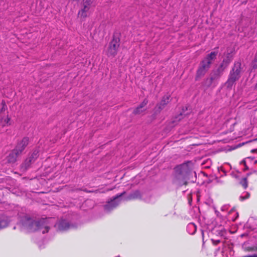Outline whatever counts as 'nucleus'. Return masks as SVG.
<instances>
[{
	"label": "nucleus",
	"instance_id": "f257e3e1",
	"mask_svg": "<svg viewBox=\"0 0 257 257\" xmlns=\"http://www.w3.org/2000/svg\"><path fill=\"white\" fill-rule=\"evenodd\" d=\"M173 184L177 185L179 187L187 185L188 182L194 183L195 180H191L193 174L196 176L195 172L193 171V163L191 161H187L184 163L177 165L173 169Z\"/></svg>",
	"mask_w": 257,
	"mask_h": 257
},
{
	"label": "nucleus",
	"instance_id": "f03ea898",
	"mask_svg": "<svg viewBox=\"0 0 257 257\" xmlns=\"http://www.w3.org/2000/svg\"><path fill=\"white\" fill-rule=\"evenodd\" d=\"M49 219L47 218H41L36 220L30 217L25 216L22 219V224L24 228L29 232L41 230L44 228L42 233L44 234L48 232L50 229L48 225Z\"/></svg>",
	"mask_w": 257,
	"mask_h": 257
},
{
	"label": "nucleus",
	"instance_id": "7ed1b4c3",
	"mask_svg": "<svg viewBox=\"0 0 257 257\" xmlns=\"http://www.w3.org/2000/svg\"><path fill=\"white\" fill-rule=\"evenodd\" d=\"M232 51L230 52L228 51L218 67L213 69L210 73V76L212 77L216 82L220 79L225 70L232 61L233 57L232 55Z\"/></svg>",
	"mask_w": 257,
	"mask_h": 257
},
{
	"label": "nucleus",
	"instance_id": "20e7f679",
	"mask_svg": "<svg viewBox=\"0 0 257 257\" xmlns=\"http://www.w3.org/2000/svg\"><path fill=\"white\" fill-rule=\"evenodd\" d=\"M241 64L237 61L234 64L233 67L230 71L228 79L225 83V85L228 89H231L235 82L239 80L241 77Z\"/></svg>",
	"mask_w": 257,
	"mask_h": 257
},
{
	"label": "nucleus",
	"instance_id": "39448f33",
	"mask_svg": "<svg viewBox=\"0 0 257 257\" xmlns=\"http://www.w3.org/2000/svg\"><path fill=\"white\" fill-rule=\"evenodd\" d=\"M119 33H114L113 38L109 43L107 51V55L109 57H114L117 53L118 48L120 45V39L119 38Z\"/></svg>",
	"mask_w": 257,
	"mask_h": 257
},
{
	"label": "nucleus",
	"instance_id": "423d86ee",
	"mask_svg": "<svg viewBox=\"0 0 257 257\" xmlns=\"http://www.w3.org/2000/svg\"><path fill=\"white\" fill-rule=\"evenodd\" d=\"M79 3L81 7L78 13V17L85 19L87 17V12L90 10L93 0H73Z\"/></svg>",
	"mask_w": 257,
	"mask_h": 257
},
{
	"label": "nucleus",
	"instance_id": "0eeeda50",
	"mask_svg": "<svg viewBox=\"0 0 257 257\" xmlns=\"http://www.w3.org/2000/svg\"><path fill=\"white\" fill-rule=\"evenodd\" d=\"M54 226L57 231H65L70 228H76L77 225L76 223L71 224L66 219L61 218L57 220Z\"/></svg>",
	"mask_w": 257,
	"mask_h": 257
},
{
	"label": "nucleus",
	"instance_id": "6e6552de",
	"mask_svg": "<svg viewBox=\"0 0 257 257\" xmlns=\"http://www.w3.org/2000/svg\"><path fill=\"white\" fill-rule=\"evenodd\" d=\"M125 193L126 192L123 191L122 193L113 197L112 199H111L110 201H107V204L104 206V210L107 212H110L116 207L120 202V198L123 196Z\"/></svg>",
	"mask_w": 257,
	"mask_h": 257
},
{
	"label": "nucleus",
	"instance_id": "1a4fd4ad",
	"mask_svg": "<svg viewBox=\"0 0 257 257\" xmlns=\"http://www.w3.org/2000/svg\"><path fill=\"white\" fill-rule=\"evenodd\" d=\"M210 63L209 62H206L202 60L196 72L195 78V80L197 81L204 76L210 68Z\"/></svg>",
	"mask_w": 257,
	"mask_h": 257
},
{
	"label": "nucleus",
	"instance_id": "9d476101",
	"mask_svg": "<svg viewBox=\"0 0 257 257\" xmlns=\"http://www.w3.org/2000/svg\"><path fill=\"white\" fill-rule=\"evenodd\" d=\"M170 96H164L160 103L157 104L154 108V114L157 115L160 113L162 110H163L165 107L169 102Z\"/></svg>",
	"mask_w": 257,
	"mask_h": 257
},
{
	"label": "nucleus",
	"instance_id": "9b49d317",
	"mask_svg": "<svg viewBox=\"0 0 257 257\" xmlns=\"http://www.w3.org/2000/svg\"><path fill=\"white\" fill-rule=\"evenodd\" d=\"M29 139L28 137H24L21 141L18 142L14 150H17V153L19 155L21 154L25 148L29 144Z\"/></svg>",
	"mask_w": 257,
	"mask_h": 257
},
{
	"label": "nucleus",
	"instance_id": "f8f14e48",
	"mask_svg": "<svg viewBox=\"0 0 257 257\" xmlns=\"http://www.w3.org/2000/svg\"><path fill=\"white\" fill-rule=\"evenodd\" d=\"M35 161L32 159H31L29 157L25 159V161L21 165V169L23 171H25L27 170L31 166L32 163H34Z\"/></svg>",
	"mask_w": 257,
	"mask_h": 257
},
{
	"label": "nucleus",
	"instance_id": "ddd939ff",
	"mask_svg": "<svg viewBox=\"0 0 257 257\" xmlns=\"http://www.w3.org/2000/svg\"><path fill=\"white\" fill-rule=\"evenodd\" d=\"M17 150H13L7 157V161L10 163H14L17 161V158L19 155L17 152Z\"/></svg>",
	"mask_w": 257,
	"mask_h": 257
},
{
	"label": "nucleus",
	"instance_id": "4468645a",
	"mask_svg": "<svg viewBox=\"0 0 257 257\" xmlns=\"http://www.w3.org/2000/svg\"><path fill=\"white\" fill-rule=\"evenodd\" d=\"M217 54V51L211 52L210 54H208L206 56V57L203 60H202V61L206 62H209L210 63L211 65L212 64V61L216 59Z\"/></svg>",
	"mask_w": 257,
	"mask_h": 257
},
{
	"label": "nucleus",
	"instance_id": "2eb2a0df",
	"mask_svg": "<svg viewBox=\"0 0 257 257\" xmlns=\"http://www.w3.org/2000/svg\"><path fill=\"white\" fill-rule=\"evenodd\" d=\"M10 220L8 217L5 215H0V229L8 226Z\"/></svg>",
	"mask_w": 257,
	"mask_h": 257
},
{
	"label": "nucleus",
	"instance_id": "dca6fc26",
	"mask_svg": "<svg viewBox=\"0 0 257 257\" xmlns=\"http://www.w3.org/2000/svg\"><path fill=\"white\" fill-rule=\"evenodd\" d=\"M142 195L139 190H136L130 194L126 198V200H132L137 198H141Z\"/></svg>",
	"mask_w": 257,
	"mask_h": 257
},
{
	"label": "nucleus",
	"instance_id": "f3484780",
	"mask_svg": "<svg viewBox=\"0 0 257 257\" xmlns=\"http://www.w3.org/2000/svg\"><path fill=\"white\" fill-rule=\"evenodd\" d=\"M215 83L216 81L211 76L206 78L203 82V85L207 88L211 87L212 84H214L215 85Z\"/></svg>",
	"mask_w": 257,
	"mask_h": 257
},
{
	"label": "nucleus",
	"instance_id": "a211bd4d",
	"mask_svg": "<svg viewBox=\"0 0 257 257\" xmlns=\"http://www.w3.org/2000/svg\"><path fill=\"white\" fill-rule=\"evenodd\" d=\"M188 107L189 106H183L182 109V111L180 112L179 114L175 116V119H176L178 121H180L183 118V116L188 115L189 113L187 112L185 113V111L188 110Z\"/></svg>",
	"mask_w": 257,
	"mask_h": 257
},
{
	"label": "nucleus",
	"instance_id": "6ab92c4d",
	"mask_svg": "<svg viewBox=\"0 0 257 257\" xmlns=\"http://www.w3.org/2000/svg\"><path fill=\"white\" fill-rule=\"evenodd\" d=\"M39 149H35L33 150V153L29 155V157L31 159H32L33 160L35 161L39 157Z\"/></svg>",
	"mask_w": 257,
	"mask_h": 257
},
{
	"label": "nucleus",
	"instance_id": "aec40b11",
	"mask_svg": "<svg viewBox=\"0 0 257 257\" xmlns=\"http://www.w3.org/2000/svg\"><path fill=\"white\" fill-rule=\"evenodd\" d=\"M147 109H141V108H140L139 107H138V106L135 108L134 110H133V113L134 114V115H138V114H141V113L143 112L144 111H145V110H146Z\"/></svg>",
	"mask_w": 257,
	"mask_h": 257
},
{
	"label": "nucleus",
	"instance_id": "412c9836",
	"mask_svg": "<svg viewBox=\"0 0 257 257\" xmlns=\"http://www.w3.org/2000/svg\"><path fill=\"white\" fill-rule=\"evenodd\" d=\"M240 184H241L244 189H246L248 186L247 177L242 178L240 181Z\"/></svg>",
	"mask_w": 257,
	"mask_h": 257
},
{
	"label": "nucleus",
	"instance_id": "4be33fe9",
	"mask_svg": "<svg viewBox=\"0 0 257 257\" xmlns=\"http://www.w3.org/2000/svg\"><path fill=\"white\" fill-rule=\"evenodd\" d=\"M251 71L257 69V58L254 57L253 60L251 63Z\"/></svg>",
	"mask_w": 257,
	"mask_h": 257
},
{
	"label": "nucleus",
	"instance_id": "5701e85b",
	"mask_svg": "<svg viewBox=\"0 0 257 257\" xmlns=\"http://www.w3.org/2000/svg\"><path fill=\"white\" fill-rule=\"evenodd\" d=\"M244 250L248 251H257V243L252 246H248L244 247Z\"/></svg>",
	"mask_w": 257,
	"mask_h": 257
},
{
	"label": "nucleus",
	"instance_id": "b1692460",
	"mask_svg": "<svg viewBox=\"0 0 257 257\" xmlns=\"http://www.w3.org/2000/svg\"><path fill=\"white\" fill-rule=\"evenodd\" d=\"M4 124H3V126L7 125H11L12 124L11 117L7 115V118L4 119Z\"/></svg>",
	"mask_w": 257,
	"mask_h": 257
},
{
	"label": "nucleus",
	"instance_id": "393cba45",
	"mask_svg": "<svg viewBox=\"0 0 257 257\" xmlns=\"http://www.w3.org/2000/svg\"><path fill=\"white\" fill-rule=\"evenodd\" d=\"M241 164H243L244 166V168L243 169V171H245L246 170H248L249 169V168L246 164V162L244 160H242L241 163Z\"/></svg>",
	"mask_w": 257,
	"mask_h": 257
},
{
	"label": "nucleus",
	"instance_id": "a878e982",
	"mask_svg": "<svg viewBox=\"0 0 257 257\" xmlns=\"http://www.w3.org/2000/svg\"><path fill=\"white\" fill-rule=\"evenodd\" d=\"M249 196H250V194L248 192H247L246 196H240V200L241 201H243L246 199L248 198L249 197Z\"/></svg>",
	"mask_w": 257,
	"mask_h": 257
},
{
	"label": "nucleus",
	"instance_id": "bb28decb",
	"mask_svg": "<svg viewBox=\"0 0 257 257\" xmlns=\"http://www.w3.org/2000/svg\"><path fill=\"white\" fill-rule=\"evenodd\" d=\"M148 100L147 98H145L142 102H141L140 104H141L143 108L148 104Z\"/></svg>",
	"mask_w": 257,
	"mask_h": 257
},
{
	"label": "nucleus",
	"instance_id": "cd10ccee",
	"mask_svg": "<svg viewBox=\"0 0 257 257\" xmlns=\"http://www.w3.org/2000/svg\"><path fill=\"white\" fill-rule=\"evenodd\" d=\"M212 241L213 243L215 245L217 244L218 243H219L220 242V241L219 240H215L214 239H212Z\"/></svg>",
	"mask_w": 257,
	"mask_h": 257
},
{
	"label": "nucleus",
	"instance_id": "c85d7f7f",
	"mask_svg": "<svg viewBox=\"0 0 257 257\" xmlns=\"http://www.w3.org/2000/svg\"><path fill=\"white\" fill-rule=\"evenodd\" d=\"M257 141V138H256V139H254V140H251V141H248V142H245V143H242L241 144H239V145H238V146H242V145H244V144H245L248 143H249V142H252V141Z\"/></svg>",
	"mask_w": 257,
	"mask_h": 257
},
{
	"label": "nucleus",
	"instance_id": "c756f323",
	"mask_svg": "<svg viewBox=\"0 0 257 257\" xmlns=\"http://www.w3.org/2000/svg\"><path fill=\"white\" fill-rule=\"evenodd\" d=\"M248 235V234L247 233H244L240 235L241 237H243L244 236H247Z\"/></svg>",
	"mask_w": 257,
	"mask_h": 257
},
{
	"label": "nucleus",
	"instance_id": "7c9ffc66",
	"mask_svg": "<svg viewBox=\"0 0 257 257\" xmlns=\"http://www.w3.org/2000/svg\"><path fill=\"white\" fill-rule=\"evenodd\" d=\"M215 180H216V182L217 183H221V181L220 180H219L217 177L215 178Z\"/></svg>",
	"mask_w": 257,
	"mask_h": 257
},
{
	"label": "nucleus",
	"instance_id": "2f4dec72",
	"mask_svg": "<svg viewBox=\"0 0 257 257\" xmlns=\"http://www.w3.org/2000/svg\"><path fill=\"white\" fill-rule=\"evenodd\" d=\"M138 107L141 109H145V108H143V106L141 104L138 105Z\"/></svg>",
	"mask_w": 257,
	"mask_h": 257
},
{
	"label": "nucleus",
	"instance_id": "473e14b6",
	"mask_svg": "<svg viewBox=\"0 0 257 257\" xmlns=\"http://www.w3.org/2000/svg\"><path fill=\"white\" fill-rule=\"evenodd\" d=\"M251 174V173H247V174H246V177H248V176H250Z\"/></svg>",
	"mask_w": 257,
	"mask_h": 257
},
{
	"label": "nucleus",
	"instance_id": "72a5a7b5",
	"mask_svg": "<svg viewBox=\"0 0 257 257\" xmlns=\"http://www.w3.org/2000/svg\"><path fill=\"white\" fill-rule=\"evenodd\" d=\"M252 257H257V254H252Z\"/></svg>",
	"mask_w": 257,
	"mask_h": 257
},
{
	"label": "nucleus",
	"instance_id": "f704fd0d",
	"mask_svg": "<svg viewBox=\"0 0 257 257\" xmlns=\"http://www.w3.org/2000/svg\"><path fill=\"white\" fill-rule=\"evenodd\" d=\"M256 151V150H255V149H253V150H252L251 151V152L252 153L255 152Z\"/></svg>",
	"mask_w": 257,
	"mask_h": 257
},
{
	"label": "nucleus",
	"instance_id": "c9c22d12",
	"mask_svg": "<svg viewBox=\"0 0 257 257\" xmlns=\"http://www.w3.org/2000/svg\"><path fill=\"white\" fill-rule=\"evenodd\" d=\"M247 159H250V160H253L254 159V158L248 157V158H247Z\"/></svg>",
	"mask_w": 257,
	"mask_h": 257
},
{
	"label": "nucleus",
	"instance_id": "e433bc0d",
	"mask_svg": "<svg viewBox=\"0 0 257 257\" xmlns=\"http://www.w3.org/2000/svg\"><path fill=\"white\" fill-rule=\"evenodd\" d=\"M211 181L210 180H209L207 182V183H211Z\"/></svg>",
	"mask_w": 257,
	"mask_h": 257
},
{
	"label": "nucleus",
	"instance_id": "4c0bfd02",
	"mask_svg": "<svg viewBox=\"0 0 257 257\" xmlns=\"http://www.w3.org/2000/svg\"><path fill=\"white\" fill-rule=\"evenodd\" d=\"M255 88L256 89H257V83H256V84H255Z\"/></svg>",
	"mask_w": 257,
	"mask_h": 257
},
{
	"label": "nucleus",
	"instance_id": "58836bf2",
	"mask_svg": "<svg viewBox=\"0 0 257 257\" xmlns=\"http://www.w3.org/2000/svg\"><path fill=\"white\" fill-rule=\"evenodd\" d=\"M254 164H257V160H255V161H254Z\"/></svg>",
	"mask_w": 257,
	"mask_h": 257
},
{
	"label": "nucleus",
	"instance_id": "ea45409f",
	"mask_svg": "<svg viewBox=\"0 0 257 257\" xmlns=\"http://www.w3.org/2000/svg\"><path fill=\"white\" fill-rule=\"evenodd\" d=\"M3 119H3V118L1 119V122H3Z\"/></svg>",
	"mask_w": 257,
	"mask_h": 257
}]
</instances>
